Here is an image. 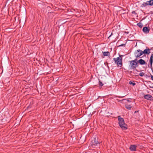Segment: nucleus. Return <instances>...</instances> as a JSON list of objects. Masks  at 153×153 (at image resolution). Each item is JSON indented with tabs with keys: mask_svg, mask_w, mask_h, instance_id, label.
<instances>
[{
	"mask_svg": "<svg viewBox=\"0 0 153 153\" xmlns=\"http://www.w3.org/2000/svg\"><path fill=\"white\" fill-rule=\"evenodd\" d=\"M137 59L129 61L130 65L129 67L130 69H134L138 66L137 63Z\"/></svg>",
	"mask_w": 153,
	"mask_h": 153,
	"instance_id": "f03ea898",
	"label": "nucleus"
},
{
	"mask_svg": "<svg viewBox=\"0 0 153 153\" xmlns=\"http://www.w3.org/2000/svg\"><path fill=\"white\" fill-rule=\"evenodd\" d=\"M129 83L130 85H132L133 86H134L136 84L134 82H133L131 81H129Z\"/></svg>",
	"mask_w": 153,
	"mask_h": 153,
	"instance_id": "dca6fc26",
	"label": "nucleus"
},
{
	"mask_svg": "<svg viewBox=\"0 0 153 153\" xmlns=\"http://www.w3.org/2000/svg\"><path fill=\"white\" fill-rule=\"evenodd\" d=\"M150 50L149 49H146L143 51V54H149L150 53Z\"/></svg>",
	"mask_w": 153,
	"mask_h": 153,
	"instance_id": "1a4fd4ad",
	"label": "nucleus"
},
{
	"mask_svg": "<svg viewBox=\"0 0 153 153\" xmlns=\"http://www.w3.org/2000/svg\"><path fill=\"white\" fill-rule=\"evenodd\" d=\"M125 44H122L121 45H119V46L120 47V46H125Z\"/></svg>",
	"mask_w": 153,
	"mask_h": 153,
	"instance_id": "aec40b11",
	"label": "nucleus"
},
{
	"mask_svg": "<svg viewBox=\"0 0 153 153\" xmlns=\"http://www.w3.org/2000/svg\"><path fill=\"white\" fill-rule=\"evenodd\" d=\"M125 107L127 109L129 110H131V105L127 104L125 105Z\"/></svg>",
	"mask_w": 153,
	"mask_h": 153,
	"instance_id": "ddd939ff",
	"label": "nucleus"
},
{
	"mask_svg": "<svg viewBox=\"0 0 153 153\" xmlns=\"http://www.w3.org/2000/svg\"><path fill=\"white\" fill-rule=\"evenodd\" d=\"M137 25L140 27L141 28L143 26V24L141 22H139L137 24Z\"/></svg>",
	"mask_w": 153,
	"mask_h": 153,
	"instance_id": "2eb2a0df",
	"label": "nucleus"
},
{
	"mask_svg": "<svg viewBox=\"0 0 153 153\" xmlns=\"http://www.w3.org/2000/svg\"><path fill=\"white\" fill-rule=\"evenodd\" d=\"M149 29L147 27H144L143 29V32L145 33H149Z\"/></svg>",
	"mask_w": 153,
	"mask_h": 153,
	"instance_id": "0eeeda50",
	"label": "nucleus"
},
{
	"mask_svg": "<svg viewBox=\"0 0 153 153\" xmlns=\"http://www.w3.org/2000/svg\"><path fill=\"white\" fill-rule=\"evenodd\" d=\"M103 55L104 56H107L109 55L110 53L109 52H103Z\"/></svg>",
	"mask_w": 153,
	"mask_h": 153,
	"instance_id": "9b49d317",
	"label": "nucleus"
},
{
	"mask_svg": "<svg viewBox=\"0 0 153 153\" xmlns=\"http://www.w3.org/2000/svg\"><path fill=\"white\" fill-rule=\"evenodd\" d=\"M144 75V73L143 72H141L139 74V75L141 76H143Z\"/></svg>",
	"mask_w": 153,
	"mask_h": 153,
	"instance_id": "f3484780",
	"label": "nucleus"
},
{
	"mask_svg": "<svg viewBox=\"0 0 153 153\" xmlns=\"http://www.w3.org/2000/svg\"><path fill=\"white\" fill-rule=\"evenodd\" d=\"M98 144H99V142L97 140V138L96 137L94 138L91 143V145L93 147H94L95 146H97Z\"/></svg>",
	"mask_w": 153,
	"mask_h": 153,
	"instance_id": "20e7f679",
	"label": "nucleus"
},
{
	"mask_svg": "<svg viewBox=\"0 0 153 153\" xmlns=\"http://www.w3.org/2000/svg\"><path fill=\"white\" fill-rule=\"evenodd\" d=\"M99 84L100 86H102L103 85V84L102 83V82H101L100 81H99Z\"/></svg>",
	"mask_w": 153,
	"mask_h": 153,
	"instance_id": "a211bd4d",
	"label": "nucleus"
},
{
	"mask_svg": "<svg viewBox=\"0 0 153 153\" xmlns=\"http://www.w3.org/2000/svg\"><path fill=\"white\" fill-rule=\"evenodd\" d=\"M143 54V51L140 50L136 51L134 53V55L136 58L140 57Z\"/></svg>",
	"mask_w": 153,
	"mask_h": 153,
	"instance_id": "39448f33",
	"label": "nucleus"
},
{
	"mask_svg": "<svg viewBox=\"0 0 153 153\" xmlns=\"http://www.w3.org/2000/svg\"><path fill=\"white\" fill-rule=\"evenodd\" d=\"M127 101L128 102H130V101H129V99H127Z\"/></svg>",
	"mask_w": 153,
	"mask_h": 153,
	"instance_id": "5701e85b",
	"label": "nucleus"
},
{
	"mask_svg": "<svg viewBox=\"0 0 153 153\" xmlns=\"http://www.w3.org/2000/svg\"><path fill=\"white\" fill-rule=\"evenodd\" d=\"M118 120L119 126L121 128L124 130L127 129L126 125L125 123L124 120L120 116H118Z\"/></svg>",
	"mask_w": 153,
	"mask_h": 153,
	"instance_id": "f257e3e1",
	"label": "nucleus"
},
{
	"mask_svg": "<svg viewBox=\"0 0 153 153\" xmlns=\"http://www.w3.org/2000/svg\"><path fill=\"white\" fill-rule=\"evenodd\" d=\"M147 1L144 4H143V5L144 6H147V5H149L148 4Z\"/></svg>",
	"mask_w": 153,
	"mask_h": 153,
	"instance_id": "6ab92c4d",
	"label": "nucleus"
},
{
	"mask_svg": "<svg viewBox=\"0 0 153 153\" xmlns=\"http://www.w3.org/2000/svg\"><path fill=\"white\" fill-rule=\"evenodd\" d=\"M151 79L152 80H153V76H152V75L151 76Z\"/></svg>",
	"mask_w": 153,
	"mask_h": 153,
	"instance_id": "412c9836",
	"label": "nucleus"
},
{
	"mask_svg": "<svg viewBox=\"0 0 153 153\" xmlns=\"http://www.w3.org/2000/svg\"><path fill=\"white\" fill-rule=\"evenodd\" d=\"M113 60L115 63L118 66L121 67L122 65V58L121 56L117 58H114Z\"/></svg>",
	"mask_w": 153,
	"mask_h": 153,
	"instance_id": "7ed1b4c3",
	"label": "nucleus"
},
{
	"mask_svg": "<svg viewBox=\"0 0 153 153\" xmlns=\"http://www.w3.org/2000/svg\"><path fill=\"white\" fill-rule=\"evenodd\" d=\"M138 62L141 65H144L146 64L145 61L142 59H140Z\"/></svg>",
	"mask_w": 153,
	"mask_h": 153,
	"instance_id": "9d476101",
	"label": "nucleus"
},
{
	"mask_svg": "<svg viewBox=\"0 0 153 153\" xmlns=\"http://www.w3.org/2000/svg\"><path fill=\"white\" fill-rule=\"evenodd\" d=\"M144 98L147 100H151L153 99L152 96L150 94H147L144 96Z\"/></svg>",
	"mask_w": 153,
	"mask_h": 153,
	"instance_id": "6e6552de",
	"label": "nucleus"
},
{
	"mask_svg": "<svg viewBox=\"0 0 153 153\" xmlns=\"http://www.w3.org/2000/svg\"><path fill=\"white\" fill-rule=\"evenodd\" d=\"M112 33H111V35H110L109 36V37H108V38H109L110 37H111V35H112Z\"/></svg>",
	"mask_w": 153,
	"mask_h": 153,
	"instance_id": "4be33fe9",
	"label": "nucleus"
},
{
	"mask_svg": "<svg viewBox=\"0 0 153 153\" xmlns=\"http://www.w3.org/2000/svg\"><path fill=\"white\" fill-rule=\"evenodd\" d=\"M153 54H151V55L150 57V64H151V66H152V62H153Z\"/></svg>",
	"mask_w": 153,
	"mask_h": 153,
	"instance_id": "f8f14e48",
	"label": "nucleus"
},
{
	"mask_svg": "<svg viewBox=\"0 0 153 153\" xmlns=\"http://www.w3.org/2000/svg\"><path fill=\"white\" fill-rule=\"evenodd\" d=\"M147 3L149 5L152 6L153 5V0H151L147 1Z\"/></svg>",
	"mask_w": 153,
	"mask_h": 153,
	"instance_id": "4468645a",
	"label": "nucleus"
},
{
	"mask_svg": "<svg viewBox=\"0 0 153 153\" xmlns=\"http://www.w3.org/2000/svg\"><path fill=\"white\" fill-rule=\"evenodd\" d=\"M136 147L137 146L135 145H131L129 147V149L131 151H135L136 150Z\"/></svg>",
	"mask_w": 153,
	"mask_h": 153,
	"instance_id": "423d86ee",
	"label": "nucleus"
}]
</instances>
